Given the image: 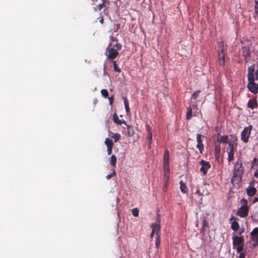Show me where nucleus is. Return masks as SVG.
Returning a JSON list of instances; mask_svg holds the SVG:
<instances>
[{"mask_svg":"<svg viewBox=\"0 0 258 258\" xmlns=\"http://www.w3.org/2000/svg\"><path fill=\"white\" fill-rule=\"evenodd\" d=\"M225 48L223 42H220L218 43L217 52L218 55V59L219 64L221 66H224L225 61Z\"/></svg>","mask_w":258,"mask_h":258,"instance_id":"f257e3e1","label":"nucleus"},{"mask_svg":"<svg viewBox=\"0 0 258 258\" xmlns=\"http://www.w3.org/2000/svg\"><path fill=\"white\" fill-rule=\"evenodd\" d=\"M250 44L249 42H247L246 43H242V51L243 56L244 57L245 61L248 62L250 60Z\"/></svg>","mask_w":258,"mask_h":258,"instance_id":"f03ea898","label":"nucleus"},{"mask_svg":"<svg viewBox=\"0 0 258 258\" xmlns=\"http://www.w3.org/2000/svg\"><path fill=\"white\" fill-rule=\"evenodd\" d=\"M247 78L248 82H253L258 80V73L254 71V66L249 67L248 69Z\"/></svg>","mask_w":258,"mask_h":258,"instance_id":"7ed1b4c3","label":"nucleus"},{"mask_svg":"<svg viewBox=\"0 0 258 258\" xmlns=\"http://www.w3.org/2000/svg\"><path fill=\"white\" fill-rule=\"evenodd\" d=\"M251 129L252 126L249 125L248 126L245 127L244 130L242 132L241 134V139L244 143H247L248 141Z\"/></svg>","mask_w":258,"mask_h":258,"instance_id":"20e7f679","label":"nucleus"},{"mask_svg":"<svg viewBox=\"0 0 258 258\" xmlns=\"http://www.w3.org/2000/svg\"><path fill=\"white\" fill-rule=\"evenodd\" d=\"M119 53L114 48H107L106 55L109 59L113 60L117 57Z\"/></svg>","mask_w":258,"mask_h":258,"instance_id":"39448f33","label":"nucleus"},{"mask_svg":"<svg viewBox=\"0 0 258 258\" xmlns=\"http://www.w3.org/2000/svg\"><path fill=\"white\" fill-rule=\"evenodd\" d=\"M237 145L234 142L229 143V148L227 149V152L228 154V161H231L234 159L233 151L234 149L236 148Z\"/></svg>","mask_w":258,"mask_h":258,"instance_id":"423d86ee","label":"nucleus"},{"mask_svg":"<svg viewBox=\"0 0 258 258\" xmlns=\"http://www.w3.org/2000/svg\"><path fill=\"white\" fill-rule=\"evenodd\" d=\"M243 172V169L242 167V163L238 161L234 166V174L235 176H241Z\"/></svg>","mask_w":258,"mask_h":258,"instance_id":"0eeeda50","label":"nucleus"},{"mask_svg":"<svg viewBox=\"0 0 258 258\" xmlns=\"http://www.w3.org/2000/svg\"><path fill=\"white\" fill-rule=\"evenodd\" d=\"M146 128L147 130V135L146 137V139L147 142H148V148L150 149L151 146V144L152 143V128L149 125H146Z\"/></svg>","mask_w":258,"mask_h":258,"instance_id":"6e6552de","label":"nucleus"},{"mask_svg":"<svg viewBox=\"0 0 258 258\" xmlns=\"http://www.w3.org/2000/svg\"><path fill=\"white\" fill-rule=\"evenodd\" d=\"M219 133H218L217 135V139L215 143V157L217 160H219V158L220 156V154L221 152V147L220 145V142L219 141Z\"/></svg>","mask_w":258,"mask_h":258,"instance_id":"1a4fd4ad","label":"nucleus"},{"mask_svg":"<svg viewBox=\"0 0 258 258\" xmlns=\"http://www.w3.org/2000/svg\"><path fill=\"white\" fill-rule=\"evenodd\" d=\"M200 164L202 165V167L200 168V171L204 174H206L208 169L210 168L209 163L207 161H205L203 160H202L200 162Z\"/></svg>","mask_w":258,"mask_h":258,"instance_id":"9d476101","label":"nucleus"},{"mask_svg":"<svg viewBox=\"0 0 258 258\" xmlns=\"http://www.w3.org/2000/svg\"><path fill=\"white\" fill-rule=\"evenodd\" d=\"M237 214L241 217L247 216L248 214L247 207L246 206H242L238 209Z\"/></svg>","mask_w":258,"mask_h":258,"instance_id":"9b49d317","label":"nucleus"},{"mask_svg":"<svg viewBox=\"0 0 258 258\" xmlns=\"http://www.w3.org/2000/svg\"><path fill=\"white\" fill-rule=\"evenodd\" d=\"M247 87L250 91L255 94L258 92V85L253 82H248Z\"/></svg>","mask_w":258,"mask_h":258,"instance_id":"f8f14e48","label":"nucleus"},{"mask_svg":"<svg viewBox=\"0 0 258 258\" xmlns=\"http://www.w3.org/2000/svg\"><path fill=\"white\" fill-rule=\"evenodd\" d=\"M233 245L235 246L240 245L244 244L243 238L241 237L234 236L233 237Z\"/></svg>","mask_w":258,"mask_h":258,"instance_id":"ddd939ff","label":"nucleus"},{"mask_svg":"<svg viewBox=\"0 0 258 258\" xmlns=\"http://www.w3.org/2000/svg\"><path fill=\"white\" fill-rule=\"evenodd\" d=\"M113 121L118 125H121L122 123H124L125 125H127V123L124 120H120L117 116V114L115 113L113 115Z\"/></svg>","mask_w":258,"mask_h":258,"instance_id":"4468645a","label":"nucleus"},{"mask_svg":"<svg viewBox=\"0 0 258 258\" xmlns=\"http://www.w3.org/2000/svg\"><path fill=\"white\" fill-rule=\"evenodd\" d=\"M220 130V128L218 126H217L216 127V132L217 133V134L215 135L216 136V137L217 138V135L218 134V133H219V137L220 136V133L219 132V131ZM219 141L220 142V143L221 142H223V143H228V137L226 136H223L222 137H221L220 138V139L219 138Z\"/></svg>","mask_w":258,"mask_h":258,"instance_id":"2eb2a0df","label":"nucleus"},{"mask_svg":"<svg viewBox=\"0 0 258 258\" xmlns=\"http://www.w3.org/2000/svg\"><path fill=\"white\" fill-rule=\"evenodd\" d=\"M202 135L201 134H198L197 136V140L198 142L197 148L199 149V150L202 152V149H204V145L202 143V140H201Z\"/></svg>","mask_w":258,"mask_h":258,"instance_id":"dca6fc26","label":"nucleus"},{"mask_svg":"<svg viewBox=\"0 0 258 258\" xmlns=\"http://www.w3.org/2000/svg\"><path fill=\"white\" fill-rule=\"evenodd\" d=\"M109 137L114 139V142H118L120 139V135L118 133H113L111 131L108 132Z\"/></svg>","mask_w":258,"mask_h":258,"instance_id":"f3484780","label":"nucleus"},{"mask_svg":"<svg viewBox=\"0 0 258 258\" xmlns=\"http://www.w3.org/2000/svg\"><path fill=\"white\" fill-rule=\"evenodd\" d=\"M151 227L152 229V232L150 234L151 238H152L154 236V234L155 233H156V236H158V235H159L160 229H159L158 226H157L156 227Z\"/></svg>","mask_w":258,"mask_h":258,"instance_id":"a211bd4d","label":"nucleus"},{"mask_svg":"<svg viewBox=\"0 0 258 258\" xmlns=\"http://www.w3.org/2000/svg\"><path fill=\"white\" fill-rule=\"evenodd\" d=\"M160 221H161L160 215V214H157L156 215V222L155 223H152L151 225V227H156V226H158L159 229H160L161 228Z\"/></svg>","mask_w":258,"mask_h":258,"instance_id":"6ab92c4d","label":"nucleus"},{"mask_svg":"<svg viewBox=\"0 0 258 258\" xmlns=\"http://www.w3.org/2000/svg\"><path fill=\"white\" fill-rule=\"evenodd\" d=\"M117 162V158L114 155H112L110 158V163L113 167H115Z\"/></svg>","mask_w":258,"mask_h":258,"instance_id":"aec40b11","label":"nucleus"},{"mask_svg":"<svg viewBox=\"0 0 258 258\" xmlns=\"http://www.w3.org/2000/svg\"><path fill=\"white\" fill-rule=\"evenodd\" d=\"M246 191L247 194L249 196H252L255 194L256 189L255 188L252 187L247 188Z\"/></svg>","mask_w":258,"mask_h":258,"instance_id":"412c9836","label":"nucleus"},{"mask_svg":"<svg viewBox=\"0 0 258 258\" xmlns=\"http://www.w3.org/2000/svg\"><path fill=\"white\" fill-rule=\"evenodd\" d=\"M180 188L182 193L185 194L187 191L186 184L182 181H180Z\"/></svg>","mask_w":258,"mask_h":258,"instance_id":"4be33fe9","label":"nucleus"},{"mask_svg":"<svg viewBox=\"0 0 258 258\" xmlns=\"http://www.w3.org/2000/svg\"><path fill=\"white\" fill-rule=\"evenodd\" d=\"M164 163H169V152L168 150H165L164 155Z\"/></svg>","mask_w":258,"mask_h":258,"instance_id":"5701e85b","label":"nucleus"},{"mask_svg":"<svg viewBox=\"0 0 258 258\" xmlns=\"http://www.w3.org/2000/svg\"><path fill=\"white\" fill-rule=\"evenodd\" d=\"M124 104L125 106V109L127 114H128L130 112V109L129 107L128 101L125 97H123Z\"/></svg>","mask_w":258,"mask_h":258,"instance_id":"b1692460","label":"nucleus"},{"mask_svg":"<svg viewBox=\"0 0 258 258\" xmlns=\"http://www.w3.org/2000/svg\"><path fill=\"white\" fill-rule=\"evenodd\" d=\"M104 143L106 145L107 147H113L114 145L112 141L108 138H106L105 139Z\"/></svg>","mask_w":258,"mask_h":258,"instance_id":"393cba45","label":"nucleus"},{"mask_svg":"<svg viewBox=\"0 0 258 258\" xmlns=\"http://www.w3.org/2000/svg\"><path fill=\"white\" fill-rule=\"evenodd\" d=\"M126 125H127V134H128V136H130V137L133 136L135 134L133 128L132 126H131L130 125H128L127 124Z\"/></svg>","mask_w":258,"mask_h":258,"instance_id":"a878e982","label":"nucleus"},{"mask_svg":"<svg viewBox=\"0 0 258 258\" xmlns=\"http://www.w3.org/2000/svg\"><path fill=\"white\" fill-rule=\"evenodd\" d=\"M169 180V173L164 172V181L165 186H166L167 185Z\"/></svg>","mask_w":258,"mask_h":258,"instance_id":"bb28decb","label":"nucleus"},{"mask_svg":"<svg viewBox=\"0 0 258 258\" xmlns=\"http://www.w3.org/2000/svg\"><path fill=\"white\" fill-rule=\"evenodd\" d=\"M192 116V109L190 106L187 107V111L186 113V119H190Z\"/></svg>","mask_w":258,"mask_h":258,"instance_id":"cd10ccee","label":"nucleus"},{"mask_svg":"<svg viewBox=\"0 0 258 258\" xmlns=\"http://www.w3.org/2000/svg\"><path fill=\"white\" fill-rule=\"evenodd\" d=\"M239 224L236 222L234 221L231 224V228L235 231H237L239 229Z\"/></svg>","mask_w":258,"mask_h":258,"instance_id":"c85d7f7f","label":"nucleus"},{"mask_svg":"<svg viewBox=\"0 0 258 258\" xmlns=\"http://www.w3.org/2000/svg\"><path fill=\"white\" fill-rule=\"evenodd\" d=\"M256 106V103L254 100H250L248 103V107L250 108H253Z\"/></svg>","mask_w":258,"mask_h":258,"instance_id":"c756f323","label":"nucleus"},{"mask_svg":"<svg viewBox=\"0 0 258 258\" xmlns=\"http://www.w3.org/2000/svg\"><path fill=\"white\" fill-rule=\"evenodd\" d=\"M113 63V69L115 72L120 73L121 72V69L119 68L117 64H116V61H112Z\"/></svg>","mask_w":258,"mask_h":258,"instance_id":"7c9ffc66","label":"nucleus"},{"mask_svg":"<svg viewBox=\"0 0 258 258\" xmlns=\"http://www.w3.org/2000/svg\"><path fill=\"white\" fill-rule=\"evenodd\" d=\"M164 172L169 173V171H170L169 163H164Z\"/></svg>","mask_w":258,"mask_h":258,"instance_id":"2f4dec72","label":"nucleus"},{"mask_svg":"<svg viewBox=\"0 0 258 258\" xmlns=\"http://www.w3.org/2000/svg\"><path fill=\"white\" fill-rule=\"evenodd\" d=\"M200 93H201L200 90H197V91H195L192 95L191 99H193L194 100L197 99Z\"/></svg>","mask_w":258,"mask_h":258,"instance_id":"473e14b6","label":"nucleus"},{"mask_svg":"<svg viewBox=\"0 0 258 258\" xmlns=\"http://www.w3.org/2000/svg\"><path fill=\"white\" fill-rule=\"evenodd\" d=\"M132 214L135 217H138L139 216V210L138 208H135L133 209L132 211Z\"/></svg>","mask_w":258,"mask_h":258,"instance_id":"72a5a7b5","label":"nucleus"},{"mask_svg":"<svg viewBox=\"0 0 258 258\" xmlns=\"http://www.w3.org/2000/svg\"><path fill=\"white\" fill-rule=\"evenodd\" d=\"M101 94L102 96L104 98H107L108 97V91L106 89H102L101 90Z\"/></svg>","mask_w":258,"mask_h":258,"instance_id":"f704fd0d","label":"nucleus"},{"mask_svg":"<svg viewBox=\"0 0 258 258\" xmlns=\"http://www.w3.org/2000/svg\"><path fill=\"white\" fill-rule=\"evenodd\" d=\"M116 171L114 169L112 170V172L110 173V174L107 175L106 176V178L107 180L110 179L111 178L113 177V176L116 175Z\"/></svg>","mask_w":258,"mask_h":258,"instance_id":"c9c22d12","label":"nucleus"},{"mask_svg":"<svg viewBox=\"0 0 258 258\" xmlns=\"http://www.w3.org/2000/svg\"><path fill=\"white\" fill-rule=\"evenodd\" d=\"M207 228L208 229V223L206 222L205 220H204L203 226L202 229L203 231L204 232L206 230Z\"/></svg>","mask_w":258,"mask_h":258,"instance_id":"e433bc0d","label":"nucleus"},{"mask_svg":"<svg viewBox=\"0 0 258 258\" xmlns=\"http://www.w3.org/2000/svg\"><path fill=\"white\" fill-rule=\"evenodd\" d=\"M250 235L258 236V227L255 228L250 233Z\"/></svg>","mask_w":258,"mask_h":258,"instance_id":"4c0bfd02","label":"nucleus"},{"mask_svg":"<svg viewBox=\"0 0 258 258\" xmlns=\"http://www.w3.org/2000/svg\"><path fill=\"white\" fill-rule=\"evenodd\" d=\"M104 2L105 0H104V1H102V3L101 4H100L96 6V9L97 10L100 11L103 8V6H104Z\"/></svg>","mask_w":258,"mask_h":258,"instance_id":"58836bf2","label":"nucleus"},{"mask_svg":"<svg viewBox=\"0 0 258 258\" xmlns=\"http://www.w3.org/2000/svg\"><path fill=\"white\" fill-rule=\"evenodd\" d=\"M113 48H114L116 51L120 50L122 48V45L120 43H116Z\"/></svg>","mask_w":258,"mask_h":258,"instance_id":"ea45409f","label":"nucleus"},{"mask_svg":"<svg viewBox=\"0 0 258 258\" xmlns=\"http://www.w3.org/2000/svg\"><path fill=\"white\" fill-rule=\"evenodd\" d=\"M156 240H155V244L157 247H158L160 243V235H158V236H156Z\"/></svg>","mask_w":258,"mask_h":258,"instance_id":"a19ab883","label":"nucleus"},{"mask_svg":"<svg viewBox=\"0 0 258 258\" xmlns=\"http://www.w3.org/2000/svg\"><path fill=\"white\" fill-rule=\"evenodd\" d=\"M243 245L244 244L237 246L236 250L238 253H240L243 250Z\"/></svg>","mask_w":258,"mask_h":258,"instance_id":"79ce46f5","label":"nucleus"},{"mask_svg":"<svg viewBox=\"0 0 258 258\" xmlns=\"http://www.w3.org/2000/svg\"><path fill=\"white\" fill-rule=\"evenodd\" d=\"M255 12L256 13H258V0H255Z\"/></svg>","mask_w":258,"mask_h":258,"instance_id":"37998d69","label":"nucleus"},{"mask_svg":"<svg viewBox=\"0 0 258 258\" xmlns=\"http://www.w3.org/2000/svg\"><path fill=\"white\" fill-rule=\"evenodd\" d=\"M251 240L253 241H258V236L255 235H251Z\"/></svg>","mask_w":258,"mask_h":258,"instance_id":"c03bdc74","label":"nucleus"},{"mask_svg":"<svg viewBox=\"0 0 258 258\" xmlns=\"http://www.w3.org/2000/svg\"><path fill=\"white\" fill-rule=\"evenodd\" d=\"M113 147H107V152L108 155H110L112 153V150Z\"/></svg>","mask_w":258,"mask_h":258,"instance_id":"a18cd8bd","label":"nucleus"},{"mask_svg":"<svg viewBox=\"0 0 258 258\" xmlns=\"http://www.w3.org/2000/svg\"><path fill=\"white\" fill-rule=\"evenodd\" d=\"M252 164L253 166H256L258 164V160L254 158L252 162Z\"/></svg>","mask_w":258,"mask_h":258,"instance_id":"49530a36","label":"nucleus"},{"mask_svg":"<svg viewBox=\"0 0 258 258\" xmlns=\"http://www.w3.org/2000/svg\"><path fill=\"white\" fill-rule=\"evenodd\" d=\"M108 100L109 101V103L110 105L112 104V103H113V101H114V96L113 95L110 96V97L108 98Z\"/></svg>","mask_w":258,"mask_h":258,"instance_id":"de8ad7c7","label":"nucleus"},{"mask_svg":"<svg viewBox=\"0 0 258 258\" xmlns=\"http://www.w3.org/2000/svg\"><path fill=\"white\" fill-rule=\"evenodd\" d=\"M245 254L244 253L241 252L239 254V258H244Z\"/></svg>","mask_w":258,"mask_h":258,"instance_id":"09e8293b","label":"nucleus"},{"mask_svg":"<svg viewBox=\"0 0 258 258\" xmlns=\"http://www.w3.org/2000/svg\"><path fill=\"white\" fill-rule=\"evenodd\" d=\"M257 244L258 241H254V242L253 243V246L254 247L256 246Z\"/></svg>","mask_w":258,"mask_h":258,"instance_id":"8fccbe9b","label":"nucleus"},{"mask_svg":"<svg viewBox=\"0 0 258 258\" xmlns=\"http://www.w3.org/2000/svg\"><path fill=\"white\" fill-rule=\"evenodd\" d=\"M254 176L258 178V170H256L254 173Z\"/></svg>","mask_w":258,"mask_h":258,"instance_id":"3c124183","label":"nucleus"},{"mask_svg":"<svg viewBox=\"0 0 258 258\" xmlns=\"http://www.w3.org/2000/svg\"><path fill=\"white\" fill-rule=\"evenodd\" d=\"M257 201H258V198H255L254 199V200H253V203H255V202H257Z\"/></svg>","mask_w":258,"mask_h":258,"instance_id":"603ef678","label":"nucleus"},{"mask_svg":"<svg viewBox=\"0 0 258 258\" xmlns=\"http://www.w3.org/2000/svg\"><path fill=\"white\" fill-rule=\"evenodd\" d=\"M250 185H253H253H254V181H252V182H251V183H250Z\"/></svg>","mask_w":258,"mask_h":258,"instance_id":"864d4df0","label":"nucleus"},{"mask_svg":"<svg viewBox=\"0 0 258 258\" xmlns=\"http://www.w3.org/2000/svg\"><path fill=\"white\" fill-rule=\"evenodd\" d=\"M233 219H234V217H232L230 218V220H233Z\"/></svg>","mask_w":258,"mask_h":258,"instance_id":"5fc2aeb1","label":"nucleus"},{"mask_svg":"<svg viewBox=\"0 0 258 258\" xmlns=\"http://www.w3.org/2000/svg\"><path fill=\"white\" fill-rule=\"evenodd\" d=\"M97 0H92L93 2H96L97 1ZM102 1H104V0H102Z\"/></svg>","mask_w":258,"mask_h":258,"instance_id":"6e6d98bb","label":"nucleus"},{"mask_svg":"<svg viewBox=\"0 0 258 258\" xmlns=\"http://www.w3.org/2000/svg\"><path fill=\"white\" fill-rule=\"evenodd\" d=\"M197 193H199V192H200V190H198L197 191Z\"/></svg>","mask_w":258,"mask_h":258,"instance_id":"4d7b16f0","label":"nucleus"},{"mask_svg":"<svg viewBox=\"0 0 258 258\" xmlns=\"http://www.w3.org/2000/svg\"><path fill=\"white\" fill-rule=\"evenodd\" d=\"M105 66H104V68H103L104 70H105Z\"/></svg>","mask_w":258,"mask_h":258,"instance_id":"13d9d810","label":"nucleus"},{"mask_svg":"<svg viewBox=\"0 0 258 258\" xmlns=\"http://www.w3.org/2000/svg\"><path fill=\"white\" fill-rule=\"evenodd\" d=\"M243 202H246V200H243Z\"/></svg>","mask_w":258,"mask_h":258,"instance_id":"bf43d9fd","label":"nucleus"},{"mask_svg":"<svg viewBox=\"0 0 258 258\" xmlns=\"http://www.w3.org/2000/svg\"><path fill=\"white\" fill-rule=\"evenodd\" d=\"M257 188H258V186H257Z\"/></svg>","mask_w":258,"mask_h":258,"instance_id":"052dcab7","label":"nucleus"}]
</instances>
